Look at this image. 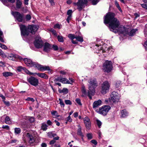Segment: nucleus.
Returning <instances> with one entry per match:
<instances>
[{
    "label": "nucleus",
    "instance_id": "obj_1",
    "mask_svg": "<svg viewBox=\"0 0 147 147\" xmlns=\"http://www.w3.org/2000/svg\"><path fill=\"white\" fill-rule=\"evenodd\" d=\"M115 14L111 12H108L104 18V22L105 24H109L111 31L116 33L120 31L118 28L120 23L117 19L114 17Z\"/></svg>",
    "mask_w": 147,
    "mask_h": 147
},
{
    "label": "nucleus",
    "instance_id": "obj_2",
    "mask_svg": "<svg viewBox=\"0 0 147 147\" xmlns=\"http://www.w3.org/2000/svg\"><path fill=\"white\" fill-rule=\"evenodd\" d=\"M24 61L25 63L27 66L31 67H37L39 70L42 71L48 70L50 71V72L51 73H53V71L49 66L40 65L36 62H32L30 59H28L27 58H25L24 59Z\"/></svg>",
    "mask_w": 147,
    "mask_h": 147
},
{
    "label": "nucleus",
    "instance_id": "obj_3",
    "mask_svg": "<svg viewBox=\"0 0 147 147\" xmlns=\"http://www.w3.org/2000/svg\"><path fill=\"white\" fill-rule=\"evenodd\" d=\"M20 28L21 34L24 36H28L29 34V32L32 34H34L35 32L38 29L37 26L36 25L29 26L28 28H27L25 26L22 25L20 26Z\"/></svg>",
    "mask_w": 147,
    "mask_h": 147
},
{
    "label": "nucleus",
    "instance_id": "obj_4",
    "mask_svg": "<svg viewBox=\"0 0 147 147\" xmlns=\"http://www.w3.org/2000/svg\"><path fill=\"white\" fill-rule=\"evenodd\" d=\"M88 82L89 83L88 85L89 90L88 92V96L90 99H92V97L90 95H94L95 92V88L97 86V84L95 79H90Z\"/></svg>",
    "mask_w": 147,
    "mask_h": 147
},
{
    "label": "nucleus",
    "instance_id": "obj_5",
    "mask_svg": "<svg viewBox=\"0 0 147 147\" xmlns=\"http://www.w3.org/2000/svg\"><path fill=\"white\" fill-rule=\"evenodd\" d=\"M87 0H78L77 2L74 3V5L77 7L79 11H81L87 4Z\"/></svg>",
    "mask_w": 147,
    "mask_h": 147
},
{
    "label": "nucleus",
    "instance_id": "obj_6",
    "mask_svg": "<svg viewBox=\"0 0 147 147\" xmlns=\"http://www.w3.org/2000/svg\"><path fill=\"white\" fill-rule=\"evenodd\" d=\"M111 109V107L110 106H103L99 108L98 112L99 114L105 116L107 114Z\"/></svg>",
    "mask_w": 147,
    "mask_h": 147
},
{
    "label": "nucleus",
    "instance_id": "obj_7",
    "mask_svg": "<svg viewBox=\"0 0 147 147\" xmlns=\"http://www.w3.org/2000/svg\"><path fill=\"white\" fill-rule=\"evenodd\" d=\"M110 85L109 82L107 81L104 82L101 85V92L102 94H105L108 92Z\"/></svg>",
    "mask_w": 147,
    "mask_h": 147
},
{
    "label": "nucleus",
    "instance_id": "obj_8",
    "mask_svg": "<svg viewBox=\"0 0 147 147\" xmlns=\"http://www.w3.org/2000/svg\"><path fill=\"white\" fill-rule=\"evenodd\" d=\"M112 68V63L111 61H107L104 63L103 65V69L105 71L110 72Z\"/></svg>",
    "mask_w": 147,
    "mask_h": 147
},
{
    "label": "nucleus",
    "instance_id": "obj_9",
    "mask_svg": "<svg viewBox=\"0 0 147 147\" xmlns=\"http://www.w3.org/2000/svg\"><path fill=\"white\" fill-rule=\"evenodd\" d=\"M11 14L19 22H22L23 20L24 15L23 14L18 11L12 12Z\"/></svg>",
    "mask_w": 147,
    "mask_h": 147
},
{
    "label": "nucleus",
    "instance_id": "obj_10",
    "mask_svg": "<svg viewBox=\"0 0 147 147\" xmlns=\"http://www.w3.org/2000/svg\"><path fill=\"white\" fill-rule=\"evenodd\" d=\"M24 136L26 138L28 142L30 144L33 143L35 141V136H32L28 133H25Z\"/></svg>",
    "mask_w": 147,
    "mask_h": 147
},
{
    "label": "nucleus",
    "instance_id": "obj_11",
    "mask_svg": "<svg viewBox=\"0 0 147 147\" xmlns=\"http://www.w3.org/2000/svg\"><path fill=\"white\" fill-rule=\"evenodd\" d=\"M120 97V95L119 94L115 91L112 92L111 94V99L114 102H119Z\"/></svg>",
    "mask_w": 147,
    "mask_h": 147
},
{
    "label": "nucleus",
    "instance_id": "obj_12",
    "mask_svg": "<svg viewBox=\"0 0 147 147\" xmlns=\"http://www.w3.org/2000/svg\"><path fill=\"white\" fill-rule=\"evenodd\" d=\"M34 44L35 47L37 48H39L42 47L43 42L40 37L38 36L36 38Z\"/></svg>",
    "mask_w": 147,
    "mask_h": 147
},
{
    "label": "nucleus",
    "instance_id": "obj_13",
    "mask_svg": "<svg viewBox=\"0 0 147 147\" xmlns=\"http://www.w3.org/2000/svg\"><path fill=\"white\" fill-rule=\"evenodd\" d=\"M27 80L31 85L33 86H36L38 85V80L33 77L31 76Z\"/></svg>",
    "mask_w": 147,
    "mask_h": 147
},
{
    "label": "nucleus",
    "instance_id": "obj_14",
    "mask_svg": "<svg viewBox=\"0 0 147 147\" xmlns=\"http://www.w3.org/2000/svg\"><path fill=\"white\" fill-rule=\"evenodd\" d=\"M83 120L86 128L89 129L91 126V122L89 119L87 117H86L84 118Z\"/></svg>",
    "mask_w": 147,
    "mask_h": 147
},
{
    "label": "nucleus",
    "instance_id": "obj_15",
    "mask_svg": "<svg viewBox=\"0 0 147 147\" xmlns=\"http://www.w3.org/2000/svg\"><path fill=\"white\" fill-rule=\"evenodd\" d=\"M52 49V46L47 42L45 43L44 45L43 50L45 52H47Z\"/></svg>",
    "mask_w": 147,
    "mask_h": 147
},
{
    "label": "nucleus",
    "instance_id": "obj_16",
    "mask_svg": "<svg viewBox=\"0 0 147 147\" xmlns=\"http://www.w3.org/2000/svg\"><path fill=\"white\" fill-rule=\"evenodd\" d=\"M102 103V101L100 100L95 101L93 104V107L95 108L100 105Z\"/></svg>",
    "mask_w": 147,
    "mask_h": 147
},
{
    "label": "nucleus",
    "instance_id": "obj_17",
    "mask_svg": "<svg viewBox=\"0 0 147 147\" xmlns=\"http://www.w3.org/2000/svg\"><path fill=\"white\" fill-rule=\"evenodd\" d=\"M36 74L38 77L41 78H44L45 79H47L48 78L47 76L45 73H34V75Z\"/></svg>",
    "mask_w": 147,
    "mask_h": 147
},
{
    "label": "nucleus",
    "instance_id": "obj_18",
    "mask_svg": "<svg viewBox=\"0 0 147 147\" xmlns=\"http://www.w3.org/2000/svg\"><path fill=\"white\" fill-rule=\"evenodd\" d=\"M78 129L77 132V134L79 135L82 138L84 136V135L81 131V128L80 125H78Z\"/></svg>",
    "mask_w": 147,
    "mask_h": 147
},
{
    "label": "nucleus",
    "instance_id": "obj_19",
    "mask_svg": "<svg viewBox=\"0 0 147 147\" xmlns=\"http://www.w3.org/2000/svg\"><path fill=\"white\" fill-rule=\"evenodd\" d=\"M16 7L18 9L20 8L22 5V2L20 0H16Z\"/></svg>",
    "mask_w": 147,
    "mask_h": 147
},
{
    "label": "nucleus",
    "instance_id": "obj_20",
    "mask_svg": "<svg viewBox=\"0 0 147 147\" xmlns=\"http://www.w3.org/2000/svg\"><path fill=\"white\" fill-rule=\"evenodd\" d=\"M61 82L64 84H70L69 81L65 78H62L61 77Z\"/></svg>",
    "mask_w": 147,
    "mask_h": 147
},
{
    "label": "nucleus",
    "instance_id": "obj_21",
    "mask_svg": "<svg viewBox=\"0 0 147 147\" xmlns=\"http://www.w3.org/2000/svg\"><path fill=\"white\" fill-rule=\"evenodd\" d=\"M121 113V117H125L128 115V113L125 110H122Z\"/></svg>",
    "mask_w": 147,
    "mask_h": 147
},
{
    "label": "nucleus",
    "instance_id": "obj_22",
    "mask_svg": "<svg viewBox=\"0 0 147 147\" xmlns=\"http://www.w3.org/2000/svg\"><path fill=\"white\" fill-rule=\"evenodd\" d=\"M5 122L6 123L8 124H10L11 123V121L9 117L8 116H6L5 117Z\"/></svg>",
    "mask_w": 147,
    "mask_h": 147
},
{
    "label": "nucleus",
    "instance_id": "obj_23",
    "mask_svg": "<svg viewBox=\"0 0 147 147\" xmlns=\"http://www.w3.org/2000/svg\"><path fill=\"white\" fill-rule=\"evenodd\" d=\"M51 113L54 118H56L59 117L57 112L56 111H51Z\"/></svg>",
    "mask_w": 147,
    "mask_h": 147
},
{
    "label": "nucleus",
    "instance_id": "obj_24",
    "mask_svg": "<svg viewBox=\"0 0 147 147\" xmlns=\"http://www.w3.org/2000/svg\"><path fill=\"white\" fill-rule=\"evenodd\" d=\"M137 31V29H133L131 30L129 33V35L131 36H134Z\"/></svg>",
    "mask_w": 147,
    "mask_h": 147
},
{
    "label": "nucleus",
    "instance_id": "obj_25",
    "mask_svg": "<svg viewBox=\"0 0 147 147\" xmlns=\"http://www.w3.org/2000/svg\"><path fill=\"white\" fill-rule=\"evenodd\" d=\"M9 59L11 60H14L15 58L16 57L15 55L12 54H11L9 55L7 57Z\"/></svg>",
    "mask_w": 147,
    "mask_h": 147
},
{
    "label": "nucleus",
    "instance_id": "obj_26",
    "mask_svg": "<svg viewBox=\"0 0 147 147\" xmlns=\"http://www.w3.org/2000/svg\"><path fill=\"white\" fill-rule=\"evenodd\" d=\"M59 91L60 93L67 94L68 92V90L67 88H64L62 90H59Z\"/></svg>",
    "mask_w": 147,
    "mask_h": 147
},
{
    "label": "nucleus",
    "instance_id": "obj_27",
    "mask_svg": "<svg viewBox=\"0 0 147 147\" xmlns=\"http://www.w3.org/2000/svg\"><path fill=\"white\" fill-rule=\"evenodd\" d=\"M47 136L49 138H52L56 136V134L54 133L53 132H51L47 133Z\"/></svg>",
    "mask_w": 147,
    "mask_h": 147
},
{
    "label": "nucleus",
    "instance_id": "obj_28",
    "mask_svg": "<svg viewBox=\"0 0 147 147\" xmlns=\"http://www.w3.org/2000/svg\"><path fill=\"white\" fill-rule=\"evenodd\" d=\"M75 38L76 39L77 41L81 42H82L83 41V37L80 35H79L78 36H76Z\"/></svg>",
    "mask_w": 147,
    "mask_h": 147
},
{
    "label": "nucleus",
    "instance_id": "obj_29",
    "mask_svg": "<svg viewBox=\"0 0 147 147\" xmlns=\"http://www.w3.org/2000/svg\"><path fill=\"white\" fill-rule=\"evenodd\" d=\"M3 74L4 76L6 77L9 76H12L13 75V74L9 72H5L3 73Z\"/></svg>",
    "mask_w": 147,
    "mask_h": 147
},
{
    "label": "nucleus",
    "instance_id": "obj_30",
    "mask_svg": "<svg viewBox=\"0 0 147 147\" xmlns=\"http://www.w3.org/2000/svg\"><path fill=\"white\" fill-rule=\"evenodd\" d=\"M21 129L19 128H16L14 129V131L16 134H17L20 133Z\"/></svg>",
    "mask_w": 147,
    "mask_h": 147
},
{
    "label": "nucleus",
    "instance_id": "obj_31",
    "mask_svg": "<svg viewBox=\"0 0 147 147\" xmlns=\"http://www.w3.org/2000/svg\"><path fill=\"white\" fill-rule=\"evenodd\" d=\"M47 125L45 123H43L41 126V128L43 131H45L47 129Z\"/></svg>",
    "mask_w": 147,
    "mask_h": 147
},
{
    "label": "nucleus",
    "instance_id": "obj_32",
    "mask_svg": "<svg viewBox=\"0 0 147 147\" xmlns=\"http://www.w3.org/2000/svg\"><path fill=\"white\" fill-rule=\"evenodd\" d=\"M76 36L75 35L72 34H69L68 35V37L71 40H73V39L74 38H75Z\"/></svg>",
    "mask_w": 147,
    "mask_h": 147
},
{
    "label": "nucleus",
    "instance_id": "obj_33",
    "mask_svg": "<svg viewBox=\"0 0 147 147\" xmlns=\"http://www.w3.org/2000/svg\"><path fill=\"white\" fill-rule=\"evenodd\" d=\"M82 93H83V94L82 95V96L84 97L86 95V93L84 87H82Z\"/></svg>",
    "mask_w": 147,
    "mask_h": 147
},
{
    "label": "nucleus",
    "instance_id": "obj_34",
    "mask_svg": "<svg viewBox=\"0 0 147 147\" xmlns=\"http://www.w3.org/2000/svg\"><path fill=\"white\" fill-rule=\"evenodd\" d=\"M57 39L58 40L59 42H63L64 41V39L63 37L61 36H57Z\"/></svg>",
    "mask_w": 147,
    "mask_h": 147
},
{
    "label": "nucleus",
    "instance_id": "obj_35",
    "mask_svg": "<svg viewBox=\"0 0 147 147\" xmlns=\"http://www.w3.org/2000/svg\"><path fill=\"white\" fill-rule=\"evenodd\" d=\"M24 71L25 73H26V74H29L30 75H34V73H33L30 72L27 69H26L25 68L24 69Z\"/></svg>",
    "mask_w": 147,
    "mask_h": 147
},
{
    "label": "nucleus",
    "instance_id": "obj_36",
    "mask_svg": "<svg viewBox=\"0 0 147 147\" xmlns=\"http://www.w3.org/2000/svg\"><path fill=\"white\" fill-rule=\"evenodd\" d=\"M25 68L22 66H19L17 67V70L18 71H21L22 70H24V69Z\"/></svg>",
    "mask_w": 147,
    "mask_h": 147
},
{
    "label": "nucleus",
    "instance_id": "obj_37",
    "mask_svg": "<svg viewBox=\"0 0 147 147\" xmlns=\"http://www.w3.org/2000/svg\"><path fill=\"white\" fill-rule=\"evenodd\" d=\"M121 81H117L115 84V85L116 87L118 88L119 87L121 84Z\"/></svg>",
    "mask_w": 147,
    "mask_h": 147
},
{
    "label": "nucleus",
    "instance_id": "obj_38",
    "mask_svg": "<svg viewBox=\"0 0 147 147\" xmlns=\"http://www.w3.org/2000/svg\"><path fill=\"white\" fill-rule=\"evenodd\" d=\"M59 99L60 101L59 104L60 105L61 107H64L65 106V104L62 101V100L60 98H59Z\"/></svg>",
    "mask_w": 147,
    "mask_h": 147
},
{
    "label": "nucleus",
    "instance_id": "obj_39",
    "mask_svg": "<svg viewBox=\"0 0 147 147\" xmlns=\"http://www.w3.org/2000/svg\"><path fill=\"white\" fill-rule=\"evenodd\" d=\"M96 121L98 126L99 128H100L102 125V123L98 119H97Z\"/></svg>",
    "mask_w": 147,
    "mask_h": 147
},
{
    "label": "nucleus",
    "instance_id": "obj_40",
    "mask_svg": "<svg viewBox=\"0 0 147 147\" xmlns=\"http://www.w3.org/2000/svg\"><path fill=\"white\" fill-rule=\"evenodd\" d=\"M65 102L66 105H71L72 104L71 102L69 100H65Z\"/></svg>",
    "mask_w": 147,
    "mask_h": 147
},
{
    "label": "nucleus",
    "instance_id": "obj_41",
    "mask_svg": "<svg viewBox=\"0 0 147 147\" xmlns=\"http://www.w3.org/2000/svg\"><path fill=\"white\" fill-rule=\"evenodd\" d=\"M2 128L7 130H8L9 129V126L7 125H3L2 127Z\"/></svg>",
    "mask_w": 147,
    "mask_h": 147
},
{
    "label": "nucleus",
    "instance_id": "obj_42",
    "mask_svg": "<svg viewBox=\"0 0 147 147\" xmlns=\"http://www.w3.org/2000/svg\"><path fill=\"white\" fill-rule=\"evenodd\" d=\"M66 120L67 121L70 122L72 121V119L71 118V117L70 116H69L66 118Z\"/></svg>",
    "mask_w": 147,
    "mask_h": 147
},
{
    "label": "nucleus",
    "instance_id": "obj_43",
    "mask_svg": "<svg viewBox=\"0 0 147 147\" xmlns=\"http://www.w3.org/2000/svg\"><path fill=\"white\" fill-rule=\"evenodd\" d=\"M31 16L29 14H27L26 16V19L27 21H29L30 20Z\"/></svg>",
    "mask_w": 147,
    "mask_h": 147
},
{
    "label": "nucleus",
    "instance_id": "obj_44",
    "mask_svg": "<svg viewBox=\"0 0 147 147\" xmlns=\"http://www.w3.org/2000/svg\"><path fill=\"white\" fill-rule=\"evenodd\" d=\"M87 136L88 139L89 140L91 139L92 138V136L91 134L89 133L87 134Z\"/></svg>",
    "mask_w": 147,
    "mask_h": 147
},
{
    "label": "nucleus",
    "instance_id": "obj_45",
    "mask_svg": "<svg viewBox=\"0 0 147 147\" xmlns=\"http://www.w3.org/2000/svg\"><path fill=\"white\" fill-rule=\"evenodd\" d=\"M17 142V140H13L10 141V143L13 144V145H14Z\"/></svg>",
    "mask_w": 147,
    "mask_h": 147
},
{
    "label": "nucleus",
    "instance_id": "obj_46",
    "mask_svg": "<svg viewBox=\"0 0 147 147\" xmlns=\"http://www.w3.org/2000/svg\"><path fill=\"white\" fill-rule=\"evenodd\" d=\"M53 48L54 50H57L58 49L57 46L56 45H53L52 46V49Z\"/></svg>",
    "mask_w": 147,
    "mask_h": 147
},
{
    "label": "nucleus",
    "instance_id": "obj_47",
    "mask_svg": "<svg viewBox=\"0 0 147 147\" xmlns=\"http://www.w3.org/2000/svg\"><path fill=\"white\" fill-rule=\"evenodd\" d=\"M141 6L144 8L147 9V4H141Z\"/></svg>",
    "mask_w": 147,
    "mask_h": 147
},
{
    "label": "nucleus",
    "instance_id": "obj_48",
    "mask_svg": "<svg viewBox=\"0 0 147 147\" xmlns=\"http://www.w3.org/2000/svg\"><path fill=\"white\" fill-rule=\"evenodd\" d=\"M72 12V10L71 9H69L67 11V14L68 16H71Z\"/></svg>",
    "mask_w": 147,
    "mask_h": 147
},
{
    "label": "nucleus",
    "instance_id": "obj_49",
    "mask_svg": "<svg viewBox=\"0 0 147 147\" xmlns=\"http://www.w3.org/2000/svg\"><path fill=\"white\" fill-rule=\"evenodd\" d=\"M90 142L94 144L95 145H96L97 144V141L94 140H91Z\"/></svg>",
    "mask_w": 147,
    "mask_h": 147
},
{
    "label": "nucleus",
    "instance_id": "obj_50",
    "mask_svg": "<svg viewBox=\"0 0 147 147\" xmlns=\"http://www.w3.org/2000/svg\"><path fill=\"white\" fill-rule=\"evenodd\" d=\"M26 100H30L32 101V102H33L34 101V99L33 98H31L30 97H28L27 99H26Z\"/></svg>",
    "mask_w": 147,
    "mask_h": 147
},
{
    "label": "nucleus",
    "instance_id": "obj_51",
    "mask_svg": "<svg viewBox=\"0 0 147 147\" xmlns=\"http://www.w3.org/2000/svg\"><path fill=\"white\" fill-rule=\"evenodd\" d=\"M76 102L80 105H82V104L81 102V101L80 100L79 98H77L76 100Z\"/></svg>",
    "mask_w": 147,
    "mask_h": 147
},
{
    "label": "nucleus",
    "instance_id": "obj_52",
    "mask_svg": "<svg viewBox=\"0 0 147 147\" xmlns=\"http://www.w3.org/2000/svg\"><path fill=\"white\" fill-rule=\"evenodd\" d=\"M3 102L4 104L7 106H9L10 105V102L9 101H6L5 100H3Z\"/></svg>",
    "mask_w": 147,
    "mask_h": 147
},
{
    "label": "nucleus",
    "instance_id": "obj_53",
    "mask_svg": "<svg viewBox=\"0 0 147 147\" xmlns=\"http://www.w3.org/2000/svg\"><path fill=\"white\" fill-rule=\"evenodd\" d=\"M55 28H58L59 29H60V25L59 24H56L55 25L54 27Z\"/></svg>",
    "mask_w": 147,
    "mask_h": 147
},
{
    "label": "nucleus",
    "instance_id": "obj_54",
    "mask_svg": "<svg viewBox=\"0 0 147 147\" xmlns=\"http://www.w3.org/2000/svg\"><path fill=\"white\" fill-rule=\"evenodd\" d=\"M50 3L51 5L52 6L54 5H55V2L54 1V0H49Z\"/></svg>",
    "mask_w": 147,
    "mask_h": 147
},
{
    "label": "nucleus",
    "instance_id": "obj_55",
    "mask_svg": "<svg viewBox=\"0 0 147 147\" xmlns=\"http://www.w3.org/2000/svg\"><path fill=\"white\" fill-rule=\"evenodd\" d=\"M71 16H68L66 20L68 23L69 22V20H71Z\"/></svg>",
    "mask_w": 147,
    "mask_h": 147
},
{
    "label": "nucleus",
    "instance_id": "obj_56",
    "mask_svg": "<svg viewBox=\"0 0 147 147\" xmlns=\"http://www.w3.org/2000/svg\"><path fill=\"white\" fill-rule=\"evenodd\" d=\"M29 121L31 122L32 123L34 121V119L33 117H31L30 118Z\"/></svg>",
    "mask_w": 147,
    "mask_h": 147
},
{
    "label": "nucleus",
    "instance_id": "obj_57",
    "mask_svg": "<svg viewBox=\"0 0 147 147\" xmlns=\"http://www.w3.org/2000/svg\"><path fill=\"white\" fill-rule=\"evenodd\" d=\"M1 47L3 49L6 50L7 49V47L4 45L2 44Z\"/></svg>",
    "mask_w": 147,
    "mask_h": 147
},
{
    "label": "nucleus",
    "instance_id": "obj_58",
    "mask_svg": "<svg viewBox=\"0 0 147 147\" xmlns=\"http://www.w3.org/2000/svg\"><path fill=\"white\" fill-rule=\"evenodd\" d=\"M41 146L42 147H46L47 145L45 143H43L41 144Z\"/></svg>",
    "mask_w": 147,
    "mask_h": 147
},
{
    "label": "nucleus",
    "instance_id": "obj_59",
    "mask_svg": "<svg viewBox=\"0 0 147 147\" xmlns=\"http://www.w3.org/2000/svg\"><path fill=\"white\" fill-rule=\"evenodd\" d=\"M55 142V140H53L51 141L50 142V144L52 145Z\"/></svg>",
    "mask_w": 147,
    "mask_h": 147
},
{
    "label": "nucleus",
    "instance_id": "obj_60",
    "mask_svg": "<svg viewBox=\"0 0 147 147\" xmlns=\"http://www.w3.org/2000/svg\"><path fill=\"white\" fill-rule=\"evenodd\" d=\"M61 77H58V78H56V79H55V80L57 81H59V82H61Z\"/></svg>",
    "mask_w": 147,
    "mask_h": 147
},
{
    "label": "nucleus",
    "instance_id": "obj_61",
    "mask_svg": "<svg viewBox=\"0 0 147 147\" xmlns=\"http://www.w3.org/2000/svg\"><path fill=\"white\" fill-rule=\"evenodd\" d=\"M0 97L3 99V100H5V97L1 94H0Z\"/></svg>",
    "mask_w": 147,
    "mask_h": 147
},
{
    "label": "nucleus",
    "instance_id": "obj_62",
    "mask_svg": "<svg viewBox=\"0 0 147 147\" xmlns=\"http://www.w3.org/2000/svg\"><path fill=\"white\" fill-rule=\"evenodd\" d=\"M144 46L146 49L147 51V40L145 42Z\"/></svg>",
    "mask_w": 147,
    "mask_h": 147
},
{
    "label": "nucleus",
    "instance_id": "obj_63",
    "mask_svg": "<svg viewBox=\"0 0 147 147\" xmlns=\"http://www.w3.org/2000/svg\"><path fill=\"white\" fill-rule=\"evenodd\" d=\"M47 123L49 125H51L52 124V122L50 120H48L47 122Z\"/></svg>",
    "mask_w": 147,
    "mask_h": 147
},
{
    "label": "nucleus",
    "instance_id": "obj_64",
    "mask_svg": "<svg viewBox=\"0 0 147 147\" xmlns=\"http://www.w3.org/2000/svg\"><path fill=\"white\" fill-rule=\"evenodd\" d=\"M73 115L75 117H76L78 116V113L77 112H75Z\"/></svg>",
    "mask_w": 147,
    "mask_h": 147
}]
</instances>
